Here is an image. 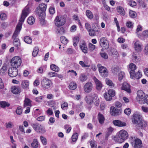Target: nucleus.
<instances>
[{
  "mask_svg": "<svg viewBox=\"0 0 148 148\" xmlns=\"http://www.w3.org/2000/svg\"><path fill=\"white\" fill-rule=\"evenodd\" d=\"M29 13V8L27 6H26L22 11L21 16L19 20L16 28L15 32L13 34L12 38H14L13 43L14 46L18 49L20 47V43L18 38H16L19 34L21 29V26L25 18L27 16Z\"/></svg>",
  "mask_w": 148,
  "mask_h": 148,
  "instance_id": "nucleus-1",
  "label": "nucleus"
},
{
  "mask_svg": "<svg viewBox=\"0 0 148 148\" xmlns=\"http://www.w3.org/2000/svg\"><path fill=\"white\" fill-rule=\"evenodd\" d=\"M128 137V133L125 130H122L114 136V140L118 143H121L124 142Z\"/></svg>",
  "mask_w": 148,
  "mask_h": 148,
  "instance_id": "nucleus-2",
  "label": "nucleus"
},
{
  "mask_svg": "<svg viewBox=\"0 0 148 148\" xmlns=\"http://www.w3.org/2000/svg\"><path fill=\"white\" fill-rule=\"evenodd\" d=\"M46 5L42 3L40 4L36 10V13L39 16V19L42 24L44 23L45 16L44 12L46 10Z\"/></svg>",
  "mask_w": 148,
  "mask_h": 148,
  "instance_id": "nucleus-3",
  "label": "nucleus"
},
{
  "mask_svg": "<svg viewBox=\"0 0 148 148\" xmlns=\"http://www.w3.org/2000/svg\"><path fill=\"white\" fill-rule=\"evenodd\" d=\"M86 103L88 104H91L92 103L96 106L99 104V100L96 94H91L87 95L85 99Z\"/></svg>",
  "mask_w": 148,
  "mask_h": 148,
  "instance_id": "nucleus-4",
  "label": "nucleus"
},
{
  "mask_svg": "<svg viewBox=\"0 0 148 148\" xmlns=\"http://www.w3.org/2000/svg\"><path fill=\"white\" fill-rule=\"evenodd\" d=\"M130 143L132 146L134 148H142L143 145L142 141L136 137H131Z\"/></svg>",
  "mask_w": 148,
  "mask_h": 148,
  "instance_id": "nucleus-5",
  "label": "nucleus"
},
{
  "mask_svg": "<svg viewBox=\"0 0 148 148\" xmlns=\"http://www.w3.org/2000/svg\"><path fill=\"white\" fill-rule=\"evenodd\" d=\"M22 63L21 58L18 56L14 57L11 60V64L12 67L17 68L20 66Z\"/></svg>",
  "mask_w": 148,
  "mask_h": 148,
  "instance_id": "nucleus-6",
  "label": "nucleus"
},
{
  "mask_svg": "<svg viewBox=\"0 0 148 148\" xmlns=\"http://www.w3.org/2000/svg\"><path fill=\"white\" fill-rule=\"evenodd\" d=\"M137 93L136 99L137 101L140 104L145 103V99L146 97V96L143 91L141 90H138L137 91Z\"/></svg>",
  "mask_w": 148,
  "mask_h": 148,
  "instance_id": "nucleus-7",
  "label": "nucleus"
},
{
  "mask_svg": "<svg viewBox=\"0 0 148 148\" xmlns=\"http://www.w3.org/2000/svg\"><path fill=\"white\" fill-rule=\"evenodd\" d=\"M31 125L36 132L41 133H44L45 132V127L42 125L37 123H33Z\"/></svg>",
  "mask_w": 148,
  "mask_h": 148,
  "instance_id": "nucleus-8",
  "label": "nucleus"
},
{
  "mask_svg": "<svg viewBox=\"0 0 148 148\" xmlns=\"http://www.w3.org/2000/svg\"><path fill=\"white\" fill-rule=\"evenodd\" d=\"M54 23L56 26L60 27L65 24V19L62 16H57L54 20Z\"/></svg>",
  "mask_w": 148,
  "mask_h": 148,
  "instance_id": "nucleus-9",
  "label": "nucleus"
},
{
  "mask_svg": "<svg viewBox=\"0 0 148 148\" xmlns=\"http://www.w3.org/2000/svg\"><path fill=\"white\" fill-rule=\"evenodd\" d=\"M115 91L112 89H110L108 92L104 93L103 95L105 99L107 101H110L112 97L115 95Z\"/></svg>",
  "mask_w": 148,
  "mask_h": 148,
  "instance_id": "nucleus-10",
  "label": "nucleus"
},
{
  "mask_svg": "<svg viewBox=\"0 0 148 148\" xmlns=\"http://www.w3.org/2000/svg\"><path fill=\"white\" fill-rule=\"evenodd\" d=\"M42 86L46 89H48L51 86V82L47 78L43 79L41 82Z\"/></svg>",
  "mask_w": 148,
  "mask_h": 148,
  "instance_id": "nucleus-11",
  "label": "nucleus"
},
{
  "mask_svg": "<svg viewBox=\"0 0 148 148\" xmlns=\"http://www.w3.org/2000/svg\"><path fill=\"white\" fill-rule=\"evenodd\" d=\"M100 44L101 47L104 49H108L109 47L108 41L105 37L102 38L100 39Z\"/></svg>",
  "mask_w": 148,
  "mask_h": 148,
  "instance_id": "nucleus-12",
  "label": "nucleus"
},
{
  "mask_svg": "<svg viewBox=\"0 0 148 148\" xmlns=\"http://www.w3.org/2000/svg\"><path fill=\"white\" fill-rule=\"evenodd\" d=\"M133 116L132 121L134 124H138L140 122V121L142 120L141 116L138 113L134 114L133 115Z\"/></svg>",
  "mask_w": 148,
  "mask_h": 148,
  "instance_id": "nucleus-13",
  "label": "nucleus"
},
{
  "mask_svg": "<svg viewBox=\"0 0 148 148\" xmlns=\"http://www.w3.org/2000/svg\"><path fill=\"white\" fill-rule=\"evenodd\" d=\"M18 73V71L17 68L12 67L9 69L8 73L11 77H14L17 76Z\"/></svg>",
  "mask_w": 148,
  "mask_h": 148,
  "instance_id": "nucleus-14",
  "label": "nucleus"
},
{
  "mask_svg": "<svg viewBox=\"0 0 148 148\" xmlns=\"http://www.w3.org/2000/svg\"><path fill=\"white\" fill-rule=\"evenodd\" d=\"M92 84L91 82L86 83L84 86V91L86 93L90 92L92 88Z\"/></svg>",
  "mask_w": 148,
  "mask_h": 148,
  "instance_id": "nucleus-15",
  "label": "nucleus"
},
{
  "mask_svg": "<svg viewBox=\"0 0 148 148\" xmlns=\"http://www.w3.org/2000/svg\"><path fill=\"white\" fill-rule=\"evenodd\" d=\"M121 110H119L114 107H111L110 109V113L112 115H119L121 113Z\"/></svg>",
  "mask_w": 148,
  "mask_h": 148,
  "instance_id": "nucleus-16",
  "label": "nucleus"
},
{
  "mask_svg": "<svg viewBox=\"0 0 148 148\" xmlns=\"http://www.w3.org/2000/svg\"><path fill=\"white\" fill-rule=\"evenodd\" d=\"M93 80L96 85V88L98 90H101L103 87L102 82L95 77L93 78Z\"/></svg>",
  "mask_w": 148,
  "mask_h": 148,
  "instance_id": "nucleus-17",
  "label": "nucleus"
},
{
  "mask_svg": "<svg viewBox=\"0 0 148 148\" xmlns=\"http://www.w3.org/2000/svg\"><path fill=\"white\" fill-rule=\"evenodd\" d=\"M142 45L138 40H136L134 43V48L137 52H139L142 50Z\"/></svg>",
  "mask_w": 148,
  "mask_h": 148,
  "instance_id": "nucleus-18",
  "label": "nucleus"
},
{
  "mask_svg": "<svg viewBox=\"0 0 148 148\" xmlns=\"http://www.w3.org/2000/svg\"><path fill=\"white\" fill-rule=\"evenodd\" d=\"M113 123L115 126L119 127H124L126 125V124L125 122L117 120L113 121Z\"/></svg>",
  "mask_w": 148,
  "mask_h": 148,
  "instance_id": "nucleus-19",
  "label": "nucleus"
},
{
  "mask_svg": "<svg viewBox=\"0 0 148 148\" xmlns=\"http://www.w3.org/2000/svg\"><path fill=\"white\" fill-rule=\"evenodd\" d=\"M122 88L129 93H130L131 92L130 85L126 82L123 83Z\"/></svg>",
  "mask_w": 148,
  "mask_h": 148,
  "instance_id": "nucleus-20",
  "label": "nucleus"
},
{
  "mask_svg": "<svg viewBox=\"0 0 148 148\" xmlns=\"http://www.w3.org/2000/svg\"><path fill=\"white\" fill-rule=\"evenodd\" d=\"M12 92L14 94H17L19 93L21 91L20 87L18 86H13L11 88Z\"/></svg>",
  "mask_w": 148,
  "mask_h": 148,
  "instance_id": "nucleus-21",
  "label": "nucleus"
},
{
  "mask_svg": "<svg viewBox=\"0 0 148 148\" xmlns=\"http://www.w3.org/2000/svg\"><path fill=\"white\" fill-rule=\"evenodd\" d=\"M80 47L82 51L85 53H86L88 52V48L85 42H83L80 44Z\"/></svg>",
  "mask_w": 148,
  "mask_h": 148,
  "instance_id": "nucleus-22",
  "label": "nucleus"
},
{
  "mask_svg": "<svg viewBox=\"0 0 148 148\" xmlns=\"http://www.w3.org/2000/svg\"><path fill=\"white\" fill-rule=\"evenodd\" d=\"M142 75L140 72L138 71V72L134 74H132V75H130V77L132 79H139L142 76Z\"/></svg>",
  "mask_w": 148,
  "mask_h": 148,
  "instance_id": "nucleus-23",
  "label": "nucleus"
},
{
  "mask_svg": "<svg viewBox=\"0 0 148 148\" xmlns=\"http://www.w3.org/2000/svg\"><path fill=\"white\" fill-rule=\"evenodd\" d=\"M129 68L131 70L130 72V75H132V74H134V70L136 68V66L134 64L132 63L130 64Z\"/></svg>",
  "mask_w": 148,
  "mask_h": 148,
  "instance_id": "nucleus-24",
  "label": "nucleus"
},
{
  "mask_svg": "<svg viewBox=\"0 0 148 148\" xmlns=\"http://www.w3.org/2000/svg\"><path fill=\"white\" fill-rule=\"evenodd\" d=\"M97 118L98 119L99 123L102 124L104 123L105 120V118L103 115L100 113L98 115Z\"/></svg>",
  "mask_w": 148,
  "mask_h": 148,
  "instance_id": "nucleus-25",
  "label": "nucleus"
},
{
  "mask_svg": "<svg viewBox=\"0 0 148 148\" xmlns=\"http://www.w3.org/2000/svg\"><path fill=\"white\" fill-rule=\"evenodd\" d=\"M31 101L28 98H25L24 101V104L23 105L24 108H25L27 106H31Z\"/></svg>",
  "mask_w": 148,
  "mask_h": 148,
  "instance_id": "nucleus-26",
  "label": "nucleus"
},
{
  "mask_svg": "<svg viewBox=\"0 0 148 148\" xmlns=\"http://www.w3.org/2000/svg\"><path fill=\"white\" fill-rule=\"evenodd\" d=\"M99 70L100 73H106L107 71V69L104 67L102 66L100 64L98 65Z\"/></svg>",
  "mask_w": 148,
  "mask_h": 148,
  "instance_id": "nucleus-27",
  "label": "nucleus"
},
{
  "mask_svg": "<svg viewBox=\"0 0 148 148\" xmlns=\"http://www.w3.org/2000/svg\"><path fill=\"white\" fill-rule=\"evenodd\" d=\"M7 69L6 66H3L0 70V74L1 75H4L7 73Z\"/></svg>",
  "mask_w": 148,
  "mask_h": 148,
  "instance_id": "nucleus-28",
  "label": "nucleus"
},
{
  "mask_svg": "<svg viewBox=\"0 0 148 148\" xmlns=\"http://www.w3.org/2000/svg\"><path fill=\"white\" fill-rule=\"evenodd\" d=\"M29 84V82L27 80L22 81L21 83V86L24 89L28 88Z\"/></svg>",
  "mask_w": 148,
  "mask_h": 148,
  "instance_id": "nucleus-29",
  "label": "nucleus"
},
{
  "mask_svg": "<svg viewBox=\"0 0 148 148\" xmlns=\"http://www.w3.org/2000/svg\"><path fill=\"white\" fill-rule=\"evenodd\" d=\"M114 128L112 127H110L107 129V131L106 135V138H107L110 135L114 130Z\"/></svg>",
  "mask_w": 148,
  "mask_h": 148,
  "instance_id": "nucleus-30",
  "label": "nucleus"
},
{
  "mask_svg": "<svg viewBox=\"0 0 148 148\" xmlns=\"http://www.w3.org/2000/svg\"><path fill=\"white\" fill-rule=\"evenodd\" d=\"M77 87L76 84L74 82H71L69 86V88L71 90H74L76 89Z\"/></svg>",
  "mask_w": 148,
  "mask_h": 148,
  "instance_id": "nucleus-31",
  "label": "nucleus"
},
{
  "mask_svg": "<svg viewBox=\"0 0 148 148\" xmlns=\"http://www.w3.org/2000/svg\"><path fill=\"white\" fill-rule=\"evenodd\" d=\"M65 32L64 29L63 27H60L57 28L56 31L57 34L59 35H61Z\"/></svg>",
  "mask_w": 148,
  "mask_h": 148,
  "instance_id": "nucleus-32",
  "label": "nucleus"
},
{
  "mask_svg": "<svg viewBox=\"0 0 148 148\" xmlns=\"http://www.w3.org/2000/svg\"><path fill=\"white\" fill-rule=\"evenodd\" d=\"M116 9L118 12L121 15H124L125 14V10L121 6L117 7Z\"/></svg>",
  "mask_w": 148,
  "mask_h": 148,
  "instance_id": "nucleus-33",
  "label": "nucleus"
},
{
  "mask_svg": "<svg viewBox=\"0 0 148 148\" xmlns=\"http://www.w3.org/2000/svg\"><path fill=\"white\" fill-rule=\"evenodd\" d=\"M31 146L34 148H36L38 147V142L36 139H34L31 144Z\"/></svg>",
  "mask_w": 148,
  "mask_h": 148,
  "instance_id": "nucleus-34",
  "label": "nucleus"
},
{
  "mask_svg": "<svg viewBox=\"0 0 148 148\" xmlns=\"http://www.w3.org/2000/svg\"><path fill=\"white\" fill-rule=\"evenodd\" d=\"M0 105L1 107L4 108L6 107H8L10 106V104L8 102L5 101H0Z\"/></svg>",
  "mask_w": 148,
  "mask_h": 148,
  "instance_id": "nucleus-35",
  "label": "nucleus"
},
{
  "mask_svg": "<svg viewBox=\"0 0 148 148\" xmlns=\"http://www.w3.org/2000/svg\"><path fill=\"white\" fill-rule=\"evenodd\" d=\"M24 41L27 43L31 44L32 42V38L29 36H26L24 38Z\"/></svg>",
  "mask_w": 148,
  "mask_h": 148,
  "instance_id": "nucleus-36",
  "label": "nucleus"
},
{
  "mask_svg": "<svg viewBox=\"0 0 148 148\" xmlns=\"http://www.w3.org/2000/svg\"><path fill=\"white\" fill-rule=\"evenodd\" d=\"M51 69L53 71L56 72H58L59 71V68L56 65L52 64L50 65Z\"/></svg>",
  "mask_w": 148,
  "mask_h": 148,
  "instance_id": "nucleus-37",
  "label": "nucleus"
},
{
  "mask_svg": "<svg viewBox=\"0 0 148 148\" xmlns=\"http://www.w3.org/2000/svg\"><path fill=\"white\" fill-rule=\"evenodd\" d=\"M86 14L87 17L89 19H91L93 17V15L91 12L89 10L86 11Z\"/></svg>",
  "mask_w": 148,
  "mask_h": 148,
  "instance_id": "nucleus-38",
  "label": "nucleus"
},
{
  "mask_svg": "<svg viewBox=\"0 0 148 148\" xmlns=\"http://www.w3.org/2000/svg\"><path fill=\"white\" fill-rule=\"evenodd\" d=\"M80 80L82 82L85 81L87 79V76L84 74H81L79 78Z\"/></svg>",
  "mask_w": 148,
  "mask_h": 148,
  "instance_id": "nucleus-39",
  "label": "nucleus"
},
{
  "mask_svg": "<svg viewBox=\"0 0 148 148\" xmlns=\"http://www.w3.org/2000/svg\"><path fill=\"white\" fill-rule=\"evenodd\" d=\"M27 22L30 25H33L35 22L34 18L33 16L29 17L27 20Z\"/></svg>",
  "mask_w": 148,
  "mask_h": 148,
  "instance_id": "nucleus-40",
  "label": "nucleus"
},
{
  "mask_svg": "<svg viewBox=\"0 0 148 148\" xmlns=\"http://www.w3.org/2000/svg\"><path fill=\"white\" fill-rule=\"evenodd\" d=\"M129 14L130 16L132 18H135L136 17V13L132 10H130L129 12Z\"/></svg>",
  "mask_w": 148,
  "mask_h": 148,
  "instance_id": "nucleus-41",
  "label": "nucleus"
},
{
  "mask_svg": "<svg viewBox=\"0 0 148 148\" xmlns=\"http://www.w3.org/2000/svg\"><path fill=\"white\" fill-rule=\"evenodd\" d=\"M125 75V73L123 72H120L118 75V78L119 80L121 81L122 80L124 77Z\"/></svg>",
  "mask_w": 148,
  "mask_h": 148,
  "instance_id": "nucleus-42",
  "label": "nucleus"
},
{
  "mask_svg": "<svg viewBox=\"0 0 148 148\" xmlns=\"http://www.w3.org/2000/svg\"><path fill=\"white\" fill-rule=\"evenodd\" d=\"M90 143L92 148H97V143L94 140H91Z\"/></svg>",
  "mask_w": 148,
  "mask_h": 148,
  "instance_id": "nucleus-43",
  "label": "nucleus"
},
{
  "mask_svg": "<svg viewBox=\"0 0 148 148\" xmlns=\"http://www.w3.org/2000/svg\"><path fill=\"white\" fill-rule=\"evenodd\" d=\"M38 49L37 47H35L33 49L32 52V56L34 57H35L38 54Z\"/></svg>",
  "mask_w": 148,
  "mask_h": 148,
  "instance_id": "nucleus-44",
  "label": "nucleus"
},
{
  "mask_svg": "<svg viewBox=\"0 0 148 148\" xmlns=\"http://www.w3.org/2000/svg\"><path fill=\"white\" fill-rule=\"evenodd\" d=\"M78 137V134L77 133H74L72 136V140L73 142H76Z\"/></svg>",
  "mask_w": 148,
  "mask_h": 148,
  "instance_id": "nucleus-45",
  "label": "nucleus"
},
{
  "mask_svg": "<svg viewBox=\"0 0 148 148\" xmlns=\"http://www.w3.org/2000/svg\"><path fill=\"white\" fill-rule=\"evenodd\" d=\"M79 38L78 37H75L73 39V45L75 46H76L79 41Z\"/></svg>",
  "mask_w": 148,
  "mask_h": 148,
  "instance_id": "nucleus-46",
  "label": "nucleus"
},
{
  "mask_svg": "<svg viewBox=\"0 0 148 148\" xmlns=\"http://www.w3.org/2000/svg\"><path fill=\"white\" fill-rule=\"evenodd\" d=\"M61 42L64 44H66L68 42L67 39L64 36H62L60 38Z\"/></svg>",
  "mask_w": 148,
  "mask_h": 148,
  "instance_id": "nucleus-47",
  "label": "nucleus"
},
{
  "mask_svg": "<svg viewBox=\"0 0 148 148\" xmlns=\"http://www.w3.org/2000/svg\"><path fill=\"white\" fill-rule=\"evenodd\" d=\"M14 126L13 123L11 122L6 123H5V127L7 128H11Z\"/></svg>",
  "mask_w": 148,
  "mask_h": 148,
  "instance_id": "nucleus-48",
  "label": "nucleus"
},
{
  "mask_svg": "<svg viewBox=\"0 0 148 148\" xmlns=\"http://www.w3.org/2000/svg\"><path fill=\"white\" fill-rule=\"evenodd\" d=\"M88 32L89 35L91 36H95V30L93 29H90L88 30Z\"/></svg>",
  "mask_w": 148,
  "mask_h": 148,
  "instance_id": "nucleus-49",
  "label": "nucleus"
},
{
  "mask_svg": "<svg viewBox=\"0 0 148 148\" xmlns=\"http://www.w3.org/2000/svg\"><path fill=\"white\" fill-rule=\"evenodd\" d=\"M106 83L108 85L111 86L112 87L114 86V84H113L112 81L111 80L108 79H106Z\"/></svg>",
  "mask_w": 148,
  "mask_h": 148,
  "instance_id": "nucleus-50",
  "label": "nucleus"
},
{
  "mask_svg": "<svg viewBox=\"0 0 148 148\" xmlns=\"http://www.w3.org/2000/svg\"><path fill=\"white\" fill-rule=\"evenodd\" d=\"M112 72L115 74H116L119 71V67L117 66L113 67L112 68Z\"/></svg>",
  "mask_w": 148,
  "mask_h": 148,
  "instance_id": "nucleus-51",
  "label": "nucleus"
},
{
  "mask_svg": "<svg viewBox=\"0 0 148 148\" xmlns=\"http://www.w3.org/2000/svg\"><path fill=\"white\" fill-rule=\"evenodd\" d=\"M137 125H138L139 126L141 127H144L147 125L146 123L142 120L140 121V122Z\"/></svg>",
  "mask_w": 148,
  "mask_h": 148,
  "instance_id": "nucleus-52",
  "label": "nucleus"
},
{
  "mask_svg": "<svg viewBox=\"0 0 148 148\" xmlns=\"http://www.w3.org/2000/svg\"><path fill=\"white\" fill-rule=\"evenodd\" d=\"M22 112V109L21 107H18L16 111V113L18 115L21 114Z\"/></svg>",
  "mask_w": 148,
  "mask_h": 148,
  "instance_id": "nucleus-53",
  "label": "nucleus"
},
{
  "mask_svg": "<svg viewBox=\"0 0 148 148\" xmlns=\"http://www.w3.org/2000/svg\"><path fill=\"white\" fill-rule=\"evenodd\" d=\"M40 138L41 141L43 145H46L47 143V141L46 138L42 136H41Z\"/></svg>",
  "mask_w": 148,
  "mask_h": 148,
  "instance_id": "nucleus-54",
  "label": "nucleus"
},
{
  "mask_svg": "<svg viewBox=\"0 0 148 148\" xmlns=\"http://www.w3.org/2000/svg\"><path fill=\"white\" fill-rule=\"evenodd\" d=\"M124 113L127 115H129L131 113V110L130 108H126L124 111Z\"/></svg>",
  "mask_w": 148,
  "mask_h": 148,
  "instance_id": "nucleus-55",
  "label": "nucleus"
},
{
  "mask_svg": "<svg viewBox=\"0 0 148 148\" xmlns=\"http://www.w3.org/2000/svg\"><path fill=\"white\" fill-rule=\"evenodd\" d=\"M0 17L1 20H4L7 18V15L5 14L2 13L0 14Z\"/></svg>",
  "mask_w": 148,
  "mask_h": 148,
  "instance_id": "nucleus-56",
  "label": "nucleus"
},
{
  "mask_svg": "<svg viewBox=\"0 0 148 148\" xmlns=\"http://www.w3.org/2000/svg\"><path fill=\"white\" fill-rule=\"evenodd\" d=\"M89 48L90 51H92L95 49V46L92 43H90L89 44Z\"/></svg>",
  "mask_w": 148,
  "mask_h": 148,
  "instance_id": "nucleus-57",
  "label": "nucleus"
},
{
  "mask_svg": "<svg viewBox=\"0 0 148 148\" xmlns=\"http://www.w3.org/2000/svg\"><path fill=\"white\" fill-rule=\"evenodd\" d=\"M101 56L105 59H107L108 58L107 54L105 53H100Z\"/></svg>",
  "mask_w": 148,
  "mask_h": 148,
  "instance_id": "nucleus-58",
  "label": "nucleus"
},
{
  "mask_svg": "<svg viewBox=\"0 0 148 148\" xmlns=\"http://www.w3.org/2000/svg\"><path fill=\"white\" fill-rule=\"evenodd\" d=\"M43 97L42 96L36 97L35 98V100L36 101L38 102H40L42 101L43 99Z\"/></svg>",
  "mask_w": 148,
  "mask_h": 148,
  "instance_id": "nucleus-59",
  "label": "nucleus"
},
{
  "mask_svg": "<svg viewBox=\"0 0 148 148\" xmlns=\"http://www.w3.org/2000/svg\"><path fill=\"white\" fill-rule=\"evenodd\" d=\"M79 64H80L83 67H89L90 66V65H86L83 61H80L79 62Z\"/></svg>",
  "mask_w": 148,
  "mask_h": 148,
  "instance_id": "nucleus-60",
  "label": "nucleus"
},
{
  "mask_svg": "<svg viewBox=\"0 0 148 148\" xmlns=\"http://www.w3.org/2000/svg\"><path fill=\"white\" fill-rule=\"evenodd\" d=\"M142 34L145 37L148 38V30L143 31L142 33Z\"/></svg>",
  "mask_w": 148,
  "mask_h": 148,
  "instance_id": "nucleus-61",
  "label": "nucleus"
},
{
  "mask_svg": "<svg viewBox=\"0 0 148 148\" xmlns=\"http://www.w3.org/2000/svg\"><path fill=\"white\" fill-rule=\"evenodd\" d=\"M128 4L132 7L135 6L136 5V2L134 1H132L129 2Z\"/></svg>",
  "mask_w": 148,
  "mask_h": 148,
  "instance_id": "nucleus-62",
  "label": "nucleus"
},
{
  "mask_svg": "<svg viewBox=\"0 0 148 148\" xmlns=\"http://www.w3.org/2000/svg\"><path fill=\"white\" fill-rule=\"evenodd\" d=\"M126 25L127 27L131 28L132 27L133 25L132 22L129 21L127 22Z\"/></svg>",
  "mask_w": 148,
  "mask_h": 148,
  "instance_id": "nucleus-63",
  "label": "nucleus"
},
{
  "mask_svg": "<svg viewBox=\"0 0 148 148\" xmlns=\"http://www.w3.org/2000/svg\"><path fill=\"white\" fill-rule=\"evenodd\" d=\"M76 26L75 25H73L71 27L70 30L71 32H74L76 30Z\"/></svg>",
  "mask_w": 148,
  "mask_h": 148,
  "instance_id": "nucleus-64",
  "label": "nucleus"
}]
</instances>
